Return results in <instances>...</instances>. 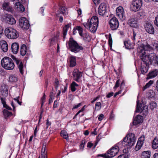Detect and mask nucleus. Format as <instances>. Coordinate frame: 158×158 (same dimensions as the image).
<instances>
[{"mask_svg":"<svg viewBox=\"0 0 158 158\" xmlns=\"http://www.w3.org/2000/svg\"><path fill=\"white\" fill-rule=\"evenodd\" d=\"M2 7L3 10L8 11L10 12L13 10L12 7L10 6L9 3L8 2H4L2 4Z\"/></svg>","mask_w":158,"mask_h":158,"instance_id":"obj_22","label":"nucleus"},{"mask_svg":"<svg viewBox=\"0 0 158 158\" xmlns=\"http://www.w3.org/2000/svg\"><path fill=\"white\" fill-rule=\"evenodd\" d=\"M145 139V137L144 135H142L138 139L136 145L135 147V149L136 151L140 149L144 143Z\"/></svg>","mask_w":158,"mask_h":158,"instance_id":"obj_16","label":"nucleus"},{"mask_svg":"<svg viewBox=\"0 0 158 158\" xmlns=\"http://www.w3.org/2000/svg\"><path fill=\"white\" fill-rule=\"evenodd\" d=\"M3 113L5 118L11 116L12 114L11 112L5 109L3 110Z\"/></svg>","mask_w":158,"mask_h":158,"instance_id":"obj_35","label":"nucleus"},{"mask_svg":"<svg viewBox=\"0 0 158 158\" xmlns=\"http://www.w3.org/2000/svg\"><path fill=\"white\" fill-rule=\"evenodd\" d=\"M151 152L149 151L143 152L141 155V158H150L151 156Z\"/></svg>","mask_w":158,"mask_h":158,"instance_id":"obj_30","label":"nucleus"},{"mask_svg":"<svg viewBox=\"0 0 158 158\" xmlns=\"http://www.w3.org/2000/svg\"><path fill=\"white\" fill-rule=\"evenodd\" d=\"M77 13L78 15H80L81 14V9H79L77 10Z\"/></svg>","mask_w":158,"mask_h":158,"instance_id":"obj_62","label":"nucleus"},{"mask_svg":"<svg viewBox=\"0 0 158 158\" xmlns=\"http://www.w3.org/2000/svg\"><path fill=\"white\" fill-rule=\"evenodd\" d=\"M145 29L148 33L153 34L154 33V29L152 24L149 23H146L144 25Z\"/></svg>","mask_w":158,"mask_h":158,"instance_id":"obj_18","label":"nucleus"},{"mask_svg":"<svg viewBox=\"0 0 158 158\" xmlns=\"http://www.w3.org/2000/svg\"><path fill=\"white\" fill-rule=\"evenodd\" d=\"M4 32L6 36L9 39H14L19 37L18 32L12 28H6Z\"/></svg>","mask_w":158,"mask_h":158,"instance_id":"obj_6","label":"nucleus"},{"mask_svg":"<svg viewBox=\"0 0 158 158\" xmlns=\"http://www.w3.org/2000/svg\"><path fill=\"white\" fill-rule=\"evenodd\" d=\"M89 19H87V23H83V25L84 27L87 29L89 28Z\"/></svg>","mask_w":158,"mask_h":158,"instance_id":"obj_50","label":"nucleus"},{"mask_svg":"<svg viewBox=\"0 0 158 158\" xmlns=\"http://www.w3.org/2000/svg\"><path fill=\"white\" fill-rule=\"evenodd\" d=\"M157 106V104L154 102H151L150 104L149 107L152 110H153L154 108H156Z\"/></svg>","mask_w":158,"mask_h":158,"instance_id":"obj_37","label":"nucleus"},{"mask_svg":"<svg viewBox=\"0 0 158 158\" xmlns=\"http://www.w3.org/2000/svg\"><path fill=\"white\" fill-rule=\"evenodd\" d=\"M153 158H158V153H155L153 156Z\"/></svg>","mask_w":158,"mask_h":158,"instance_id":"obj_63","label":"nucleus"},{"mask_svg":"<svg viewBox=\"0 0 158 158\" xmlns=\"http://www.w3.org/2000/svg\"><path fill=\"white\" fill-rule=\"evenodd\" d=\"M6 21L10 24H15L16 23V20L13 17L9 14L6 15L5 18Z\"/></svg>","mask_w":158,"mask_h":158,"instance_id":"obj_19","label":"nucleus"},{"mask_svg":"<svg viewBox=\"0 0 158 158\" xmlns=\"http://www.w3.org/2000/svg\"><path fill=\"white\" fill-rule=\"evenodd\" d=\"M128 23L131 27L135 28L138 27L137 19L134 16L131 17L128 20Z\"/></svg>","mask_w":158,"mask_h":158,"instance_id":"obj_17","label":"nucleus"},{"mask_svg":"<svg viewBox=\"0 0 158 158\" xmlns=\"http://www.w3.org/2000/svg\"><path fill=\"white\" fill-rule=\"evenodd\" d=\"M98 20L96 16H93L89 21V31L92 33H95L98 26Z\"/></svg>","mask_w":158,"mask_h":158,"instance_id":"obj_7","label":"nucleus"},{"mask_svg":"<svg viewBox=\"0 0 158 158\" xmlns=\"http://www.w3.org/2000/svg\"><path fill=\"white\" fill-rule=\"evenodd\" d=\"M27 52V48L26 45L23 44L20 47V52L21 55L23 56H24Z\"/></svg>","mask_w":158,"mask_h":158,"instance_id":"obj_26","label":"nucleus"},{"mask_svg":"<svg viewBox=\"0 0 158 158\" xmlns=\"http://www.w3.org/2000/svg\"><path fill=\"white\" fill-rule=\"evenodd\" d=\"M74 80L77 82H79V79L82 76V72L79 71L78 69H75L73 72Z\"/></svg>","mask_w":158,"mask_h":158,"instance_id":"obj_13","label":"nucleus"},{"mask_svg":"<svg viewBox=\"0 0 158 158\" xmlns=\"http://www.w3.org/2000/svg\"><path fill=\"white\" fill-rule=\"evenodd\" d=\"M124 85H125V83H124V81H123L121 82V85H120V89L121 90H120L118 92H116V93H117L118 94H119L121 93V91L122 89V87L123 86H124Z\"/></svg>","mask_w":158,"mask_h":158,"instance_id":"obj_42","label":"nucleus"},{"mask_svg":"<svg viewBox=\"0 0 158 158\" xmlns=\"http://www.w3.org/2000/svg\"><path fill=\"white\" fill-rule=\"evenodd\" d=\"M136 140V137L135 135L132 133H130L127 135L121 143L123 146L128 148L133 146L135 143Z\"/></svg>","mask_w":158,"mask_h":158,"instance_id":"obj_2","label":"nucleus"},{"mask_svg":"<svg viewBox=\"0 0 158 158\" xmlns=\"http://www.w3.org/2000/svg\"><path fill=\"white\" fill-rule=\"evenodd\" d=\"M69 25L68 24L66 25L63 28V37L64 38H65V37L67 33L68 29L69 28Z\"/></svg>","mask_w":158,"mask_h":158,"instance_id":"obj_34","label":"nucleus"},{"mask_svg":"<svg viewBox=\"0 0 158 158\" xmlns=\"http://www.w3.org/2000/svg\"><path fill=\"white\" fill-rule=\"evenodd\" d=\"M124 44L126 49H130L134 48L133 45L131 43L130 40L124 41Z\"/></svg>","mask_w":158,"mask_h":158,"instance_id":"obj_29","label":"nucleus"},{"mask_svg":"<svg viewBox=\"0 0 158 158\" xmlns=\"http://www.w3.org/2000/svg\"><path fill=\"white\" fill-rule=\"evenodd\" d=\"M152 49V47L147 43L141 44L138 45L137 48L138 52L139 53L140 59L142 63L146 65H149L152 63L154 56V53H151L148 55L146 54V51H150Z\"/></svg>","mask_w":158,"mask_h":158,"instance_id":"obj_1","label":"nucleus"},{"mask_svg":"<svg viewBox=\"0 0 158 158\" xmlns=\"http://www.w3.org/2000/svg\"><path fill=\"white\" fill-rule=\"evenodd\" d=\"M101 103L100 102H98L96 103L95 106L96 108H97V110H99L101 108Z\"/></svg>","mask_w":158,"mask_h":158,"instance_id":"obj_43","label":"nucleus"},{"mask_svg":"<svg viewBox=\"0 0 158 158\" xmlns=\"http://www.w3.org/2000/svg\"><path fill=\"white\" fill-rule=\"evenodd\" d=\"M152 147L154 149L158 148V137H155L152 141Z\"/></svg>","mask_w":158,"mask_h":158,"instance_id":"obj_27","label":"nucleus"},{"mask_svg":"<svg viewBox=\"0 0 158 158\" xmlns=\"http://www.w3.org/2000/svg\"><path fill=\"white\" fill-rule=\"evenodd\" d=\"M153 48L158 52V43H154L153 44Z\"/></svg>","mask_w":158,"mask_h":158,"instance_id":"obj_47","label":"nucleus"},{"mask_svg":"<svg viewBox=\"0 0 158 158\" xmlns=\"http://www.w3.org/2000/svg\"><path fill=\"white\" fill-rule=\"evenodd\" d=\"M71 84L74 85L75 87L78 86V85L74 81H73L72 83Z\"/></svg>","mask_w":158,"mask_h":158,"instance_id":"obj_64","label":"nucleus"},{"mask_svg":"<svg viewBox=\"0 0 158 158\" xmlns=\"http://www.w3.org/2000/svg\"><path fill=\"white\" fill-rule=\"evenodd\" d=\"M120 81L119 79H118L116 81L115 85L113 88L114 89H116L119 87L120 84Z\"/></svg>","mask_w":158,"mask_h":158,"instance_id":"obj_41","label":"nucleus"},{"mask_svg":"<svg viewBox=\"0 0 158 158\" xmlns=\"http://www.w3.org/2000/svg\"><path fill=\"white\" fill-rule=\"evenodd\" d=\"M154 56L153 57V60L155 61L154 63L155 64H157L158 66V56H156L155 53H154Z\"/></svg>","mask_w":158,"mask_h":158,"instance_id":"obj_40","label":"nucleus"},{"mask_svg":"<svg viewBox=\"0 0 158 158\" xmlns=\"http://www.w3.org/2000/svg\"><path fill=\"white\" fill-rule=\"evenodd\" d=\"M48 79H46L45 81V88H46L48 86Z\"/></svg>","mask_w":158,"mask_h":158,"instance_id":"obj_61","label":"nucleus"},{"mask_svg":"<svg viewBox=\"0 0 158 158\" xmlns=\"http://www.w3.org/2000/svg\"><path fill=\"white\" fill-rule=\"evenodd\" d=\"M158 74V70L155 69L150 73H149L148 75L147 79H149L154 77L157 76Z\"/></svg>","mask_w":158,"mask_h":158,"instance_id":"obj_25","label":"nucleus"},{"mask_svg":"<svg viewBox=\"0 0 158 158\" xmlns=\"http://www.w3.org/2000/svg\"><path fill=\"white\" fill-rule=\"evenodd\" d=\"M76 58L73 56H71L69 58L70 66L71 67H73L76 65Z\"/></svg>","mask_w":158,"mask_h":158,"instance_id":"obj_28","label":"nucleus"},{"mask_svg":"<svg viewBox=\"0 0 158 158\" xmlns=\"http://www.w3.org/2000/svg\"><path fill=\"white\" fill-rule=\"evenodd\" d=\"M117 16L121 20H124L125 19V14L123 8L119 6L117 8L116 10Z\"/></svg>","mask_w":158,"mask_h":158,"instance_id":"obj_12","label":"nucleus"},{"mask_svg":"<svg viewBox=\"0 0 158 158\" xmlns=\"http://www.w3.org/2000/svg\"><path fill=\"white\" fill-rule=\"evenodd\" d=\"M85 106H84L82 109L79 110L75 114V115L74 116V117L73 118V119H75L76 117L81 112L83 111L84 109V107H85Z\"/></svg>","mask_w":158,"mask_h":158,"instance_id":"obj_44","label":"nucleus"},{"mask_svg":"<svg viewBox=\"0 0 158 158\" xmlns=\"http://www.w3.org/2000/svg\"><path fill=\"white\" fill-rule=\"evenodd\" d=\"M12 58L15 62H16V64L17 65L18 68L19 69L20 73L23 74V64L22 61L17 58H16L15 56H13L12 57Z\"/></svg>","mask_w":158,"mask_h":158,"instance_id":"obj_15","label":"nucleus"},{"mask_svg":"<svg viewBox=\"0 0 158 158\" xmlns=\"http://www.w3.org/2000/svg\"><path fill=\"white\" fill-rule=\"evenodd\" d=\"M1 102L2 104L3 105V106H6V104L5 101V99L4 98H1Z\"/></svg>","mask_w":158,"mask_h":158,"instance_id":"obj_51","label":"nucleus"},{"mask_svg":"<svg viewBox=\"0 0 158 158\" xmlns=\"http://www.w3.org/2000/svg\"><path fill=\"white\" fill-rule=\"evenodd\" d=\"M154 23L158 27V15L156 17L155 20L154 21Z\"/></svg>","mask_w":158,"mask_h":158,"instance_id":"obj_52","label":"nucleus"},{"mask_svg":"<svg viewBox=\"0 0 158 158\" xmlns=\"http://www.w3.org/2000/svg\"><path fill=\"white\" fill-rule=\"evenodd\" d=\"M46 143H44L43 144L41 149V158H47V152L46 150Z\"/></svg>","mask_w":158,"mask_h":158,"instance_id":"obj_24","label":"nucleus"},{"mask_svg":"<svg viewBox=\"0 0 158 158\" xmlns=\"http://www.w3.org/2000/svg\"><path fill=\"white\" fill-rule=\"evenodd\" d=\"M60 134L61 136L66 140L69 139V136L67 132L64 131H62L60 132Z\"/></svg>","mask_w":158,"mask_h":158,"instance_id":"obj_33","label":"nucleus"},{"mask_svg":"<svg viewBox=\"0 0 158 158\" xmlns=\"http://www.w3.org/2000/svg\"><path fill=\"white\" fill-rule=\"evenodd\" d=\"M59 81L58 79L56 78L55 82V88L56 89H57L59 85Z\"/></svg>","mask_w":158,"mask_h":158,"instance_id":"obj_45","label":"nucleus"},{"mask_svg":"<svg viewBox=\"0 0 158 158\" xmlns=\"http://www.w3.org/2000/svg\"><path fill=\"white\" fill-rule=\"evenodd\" d=\"M143 4L142 0H134L131 5V9L135 12L139 10Z\"/></svg>","mask_w":158,"mask_h":158,"instance_id":"obj_8","label":"nucleus"},{"mask_svg":"<svg viewBox=\"0 0 158 158\" xmlns=\"http://www.w3.org/2000/svg\"><path fill=\"white\" fill-rule=\"evenodd\" d=\"M110 26L112 30H116L119 26V22L118 19L115 17H113L110 20Z\"/></svg>","mask_w":158,"mask_h":158,"instance_id":"obj_11","label":"nucleus"},{"mask_svg":"<svg viewBox=\"0 0 158 158\" xmlns=\"http://www.w3.org/2000/svg\"><path fill=\"white\" fill-rule=\"evenodd\" d=\"M69 45L70 50L75 53L78 52L83 49V48L80 46L73 38H70L69 42Z\"/></svg>","mask_w":158,"mask_h":158,"instance_id":"obj_5","label":"nucleus"},{"mask_svg":"<svg viewBox=\"0 0 158 158\" xmlns=\"http://www.w3.org/2000/svg\"><path fill=\"white\" fill-rule=\"evenodd\" d=\"M18 80L17 77L15 75H11L9 78V81L11 82H15Z\"/></svg>","mask_w":158,"mask_h":158,"instance_id":"obj_36","label":"nucleus"},{"mask_svg":"<svg viewBox=\"0 0 158 158\" xmlns=\"http://www.w3.org/2000/svg\"><path fill=\"white\" fill-rule=\"evenodd\" d=\"M93 1L94 4L97 5L101 2V0H93Z\"/></svg>","mask_w":158,"mask_h":158,"instance_id":"obj_54","label":"nucleus"},{"mask_svg":"<svg viewBox=\"0 0 158 158\" xmlns=\"http://www.w3.org/2000/svg\"><path fill=\"white\" fill-rule=\"evenodd\" d=\"M74 85H73L71 84V90L72 92L75 91L76 90V88Z\"/></svg>","mask_w":158,"mask_h":158,"instance_id":"obj_57","label":"nucleus"},{"mask_svg":"<svg viewBox=\"0 0 158 158\" xmlns=\"http://www.w3.org/2000/svg\"><path fill=\"white\" fill-rule=\"evenodd\" d=\"M104 117V115L103 114H100L99 116L98 117V120L99 121H101L102 120L103 118V117Z\"/></svg>","mask_w":158,"mask_h":158,"instance_id":"obj_58","label":"nucleus"},{"mask_svg":"<svg viewBox=\"0 0 158 158\" xmlns=\"http://www.w3.org/2000/svg\"><path fill=\"white\" fill-rule=\"evenodd\" d=\"M77 30L78 31V32L80 35H81V36H82V28L80 26H77Z\"/></svg>","mask_w":158,"mask_h":158,"instance_id":"obj_39","label":"nucleus"},{"mask_svg":"<svg viewBox=\"0 0 158 158\" xmlns=\"http://www.w3.org/2000/svg\"><path fill=\"white\" fill-rule=\"evenodd\" d=\"M82 104L81 103H79L77 105H74L72 109L73 110L75 109H77L79 107L81 106Z\"/></svg>","mask_w":158,"mask_h":158,"instance_id":"obj_49","label":"nucleus"},{"mask_svg":"<svg viewBox=\"0 0 158 158\" xmlns=\"http://www.w3.org/2000/svg\"><path fill=\"white\" fill-rule=\"evenodd\" d=\"M60 10L62 14H64V13H65L66 10L65 8L64 7H61L60 8Z\"/></svg>","mask_w":158,"mask_h":158,"instance_id":"obj_48","label":"nucleus"},{"mask_svg":"<svg viewBox=\"0 0 158 158\" xmlns=\"http://www.w3.org/2000/svg\"><path fill=\"white\" fill-rule=\"evenodd\" d=\"M143 121V118L142 116L138 115L134 118L133 121L134 125H136L141 123Z\"/></svg>","mask_w":158,"mask_h":158,"instance_id":"obj_21","label":"nucleus"},{"mask_svg":"<svg viewBox=\"0 0 158 158\" xmlns=\"http://www.w3.org/2000/svg\"><path fill=\"white\" fill-rule=\"evenodd\" d=\"M109 40H108V42L109 44L110 47H112V40L111 37V35L109 34L108 35Z\"/></svg>","mask_w":158,"mask_h":158,"instance_id":"obj_38","label":"nucleus"},{"mask_svg":"<svg viewBox=\"0 0 158 158\" xmlns=\"http://www.w3.org/2000/svg\"><path fill=\"white\" fill-rule=\"evenodd\" d=\"M45 100V94H44V95L42 97V98H41V102H44Z\"/></svg>","mask_w":158,"mask_h":158,"instance_id":"obj_60","label":"nucleus"},{"mask_svg":"<svg viewBox=\"0 0 158 158\" xmlns=\"http://www.w3.org/2000/svg\"><path fill=\"white\" fill-rule=\"evenodd\" d=\"M1 65L5 69L9 70L13 69L15 67V64L12 59L8 57H5L2 59Z\"/></svg>","mask_w":158,"mask_h":158,"instance_id":"obj_3","label":"nucleus"},{"mask_svg":"<svg viewBox=\"0 0 158 158\" xmlns=\"http://www.w3.org/2000/svg\"><path fill=\"white\" fill-rule=\"evenodd\" d=\"M148 65H146L145 64H143L142 63H141V71L143 74L146 73L148 71V69L147 68V66Z\"/></svg>","mask_w":158,"mask_h":158,"instance_id":"obj_31","label":"nucleus"},{"mask_svg":"<svg viewBox=\"0 0 158 158\" xmlns=\"http://www.w3.org/2000/svg\"><path fill=\"white\" fill-rule=\"evenodd\" d=\"M107 5L104 2L101 3L98 7V14L101 16H103L106 11Z\"/></svg>","mask_w":158,"mask_h":158,"instance_id":"obj_14","label":"nucleus"},{"mask_svg":"<svg viewBox=\"0 0 158 158\" xmlns=\"http://www.w3.org/2000/svg\"><path fill=\"white\" fill-rule=\"evenodd\" d=\"M117 158H128V155L125 153L120 155Z\"/></svg>","mask_w":158,"mask_h":158,"instance_id":"obj_46","label":"nucleus"},{"mask_svg":"<svg viewBox=\"0 0 158 158\" xmlns=\"http://www.w3.org/2000/svg\"><path fill=\"white\" fill-rule=\"evenodd\" d=\"M11 52L14 54H17L19 49V45L18 43L15 42L11 45Z\"/></svg>","mask_w":158,"mask_h":158,"instance_id":"obj_20","label":"nucleus"},{"mask_svg":"<svg viewBox=\"0 0 158 158\" xmlns=\"http://www.w3.org/2000/svg\"><path fill=\"white\" fill-rule=\"evenodd\" d=\"M119 151L118 147L115 145L108 150L104 154L98 155V156H102L105 158H112L117 154Z\"/></svg>","mask_w":158,"mask_h":158,"instance_id":"obj_4","label":"nucleus"},{"mask_svg":"<svg viewBox=\"0 0 158 158\" xmlns=\"http://www.w3.org/2000/svg\"><path fill=\"white\" fill-rule=\"evenodd\" d=\"M1 47L3 52H7L8 50V45L5 41H3L1 42Z\"/></svg>","mask_w":158,"mask_h":158,"instance_id":"obj_23","label":"nucleus"},{"mask_svg":"<svg viewBox=\"0 0 158 158\" xmlns=\"http://www.w3.org/2000/svg\"><path fill=\"white\" fill-rule=\"evenodd\" d=\"M19 26L23 29H28L30 26L28 21L26 18L22 17L19 20Z\"/></svg>","mask_w":158,"mask_h":158,"instance_id":"obj_10","label":"nucleus"},{"mask_svg":"<svg viewBox=\"0 0 158 158\" xmlns=\"http://www.w3.org/2000/svg\"><path fill=\"white\" fill-rule=\"evenodd\" d=\"M135 111L137 112L142 113L143 114L146 115L148 113V106L144 105L142 106V104H139L138 101L137 103L136 110Z\"/></svg>","mask_w":158,"mask_h":158,"instance_id":"obj_9","label":"nucleus"},{"mask_svg":"<svg viewBox=\"0 0 158 158\" xmlns=\"http://www.w3.org/2000/svg\"><path fill=\"white\" fill-rule=\"evenodd\" d=\"M133 36L132 37V40L134 41L135 40V36H136V34L135 33L134 31L133 32Z\"/></svg>","mask_w":158,"mask_h":158,"instance_id":"obj_59","label":"nucleus"},{"mask_svg":"<svg viewBox=\"0 0 158 158\" xmlns=\"http://www.w3.org/2000/svg\"><path fill=\"white\" fill-rule=\"evenodd\" d=\"M150 85V84H149L148 83H147L146 85L143 87V91H144L146 89L149 88Z\"/></svg>","mask_w":158,"mask_h":158,"instance_id":"obj_55","label":"nucleus"},{"mask_svg":"<svg viewBox=\"0 0 158 158\" xmlns=\"http://www.w3.org/2000/svg\"><path fill=\"white\" fill-rule=\"evenodd\" d=\"M113 94L114 93L113 92L110 93L106 95V97L107 98H109L113 96Z\"/></svg>","mask_w":158,"mask_h":158,"instance_id":"obj_56","label":"nucleus"},{"mask_svg":"<svg viewBox=\"0 0 158 158\" xmlns=\"http://www.w3.org/2000/svg\"><path fill=\"white\" fill-rule=\"evenodd\" d=\"M3 27L0 25V38H1L2 34H3Z\"/></svg>","mask_w":158,"mask_h":158,"instance_id":"obj_53","label":"nucleus"},{"mask_svg":"<svg viewBox=\"0 0 158 158\" xmlns=\"http://www.w3.org/2000/svg\"><path fill=\"white\" fill-rule=\"evenodd\" d=\"M15 7L17 9H19L18 10L21 11L23 12L24 11L25 8L23 6L20 2H17L15 4Z\"/></svg>","mask_w":158,"mask_h":158,"instance_id":"obj_32","label":"nucleus"}]
</instances>
